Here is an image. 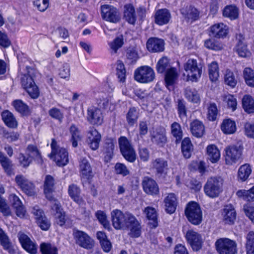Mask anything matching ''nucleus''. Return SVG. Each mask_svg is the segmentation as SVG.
Returning <instances> with one entry per match:
<instances>
[{"instance_id":"f257e3e1","label":"nucleus","mask_w":254,"mask_h":254,"mask_svg":"<svg viewBox=\"0 0 254 254\" xmlns=\"http://www.w3.org/2000/svg\"><path fill=\"white\" fill-rule=\"evenodd\" d=\"M26 73L21 77L22 86L32 98L36 99L39 97L40 93L34 82V78L38 72L33 68L26 67Z\"/></svg>"},{"instance_id":"f03ea898","label":"nucleus","mask_w":254,"mask_h":254,"mask_svg":"<svg viewBox=\"0 0 254 254\" xmlns=\"http://www.w3.org/2000/svg\"><path fill=\"white\" fill-rule=\"evenodd\" d=\"M51 147L52 152L49 157L54 159L59 166L66 165L69 161L67 150L64 148H60L55 139H52Z\"/></svg>"},{"instance_id":"7ed1b4c3","label":"nucleus","mask_w":254,"mask_h":254,"mask_svg":"<svg viewBox=\"0 0 254 254\" xmlns=\"http://www.w3.org/2000/svg\"><path fill=\"white\" fill-rule=\"evenodd\" d=\"M223 180L220 178L211 177L204 186L205 194L210 198L217 197L222 191Z\"/></svg>"},{"instance_id":"20e7f679","label":"nucleus","mask_w":254,"mask_h":254,"mask_svg":"<svg viewBox=\"0 0 254 254\" xmlns=\"http://www.w3.org/2000/svg\"><path fill=\"white\" fill-rule=\"evenodd\" d=\"M185 214L188 220L193 225H198L202 221V213L199 205L195 202H189Z\"/></svg>"},{"instance_id":"39448f33","label":"nucleus","mask_w":254,"mask_h":254,"mask_svg":"<svg viewBox=\"0 0 254 254\" xmlns=\"http://www.w3.org/2000/svg\"><path fill=\"white\" fill-rule=\"evenodd\" d=\"M215 246L219 254H236L237 252L236 242L228 238L218 239Z\"/></svg>"},{"instance_id":"423d86ee","label":"nucleus","mask_w":254,"mask_h":254,"mask_svg":"<svg viewBox=\"0 0 254 254\" xmlns=\"http://www.w3.org/2000/svg\"><path fill=\"white\" fill-rule=\"evenodd\" d=\"M121 154L127 161L133 163L136 159V153L131 143L125 136H121L118 140Z\"/></svg>"},{"instance_id":"0eeeda50","label":"nucleus","mask_w":254,"mask_h":254,"mask_svg":"<svg viewBox=\"0 0 254 254\" xmlns=\"http://www.w3.org/2000/svg\"><path fill=\"white\" fill-rule=\"evenodd\" d=\"M184 69L187 73V80L197 82L202 74L201 67L198 66L196 60L189 59L184 65Z\"/></svg>"},{"instance_id":"6e6552de","label":"nucleus","mask_w":254,"mask_h":254,"mask_svg":"<svg viewBox=\"0 0 254 254\" xmlns=\"http://www.w3.org/2000/svg\"><path fill=\"white\" fill-rule=\"evenodd\" d=\"M134 78L139 83H148L154 80L155 73L151 67L148 66H142L135 70Z\"/></svg>"},{"instance_id":"1a4fd4ad","label":"nucleus","mask_w":254,"mask_h":254,"mask_svg":"<svg viewBox=\"0 0 254 254\" xmlns=\"http://www.w3.org/2000/svg\"><path fill=\"white\" fill-rule=\"evenodd\" d=\"M111 216L114 227L116 229H121L127 226L129 219L128 217L134 216L130 213L124 214L121 210L115 209L111 212Z\"/></svg>"},{"instance_id":"9d476101","label":"nucleus","mask_w":254,"mask_h":254,"mask_svg":"<svg viewBox=\"0 0 254 254\" xmlns=\"http://www.w3.org/2000/svg\"><path fill=\"white\" fill-rule=\"evenodd\" d=\"M242 149L236 146H229L225 149V161L227 165H232L241 159Z\"/></svg>"},{"instance_id":"9b49d317","label":"nucleus","mask_w":254,"mask_h":254,"mask_svg":"<svg viewBox=\"0 0 254 254\" xmlns=\"http://www.w3.org/2000/svg\"><path fill=\"white\" fill-rule=\"evenodd\" d=\"M101 16L106 21L117 23L120 20V12L114 6L104 4L101 6Z\"/></svg>"},{"instance_id":"f8f14e48","label":"nucleus","mask_w":254,"mask_h":254,"mask_svg":"<svg viewBox=\"0 0 254 254\" xmlns=\"http://www.w3.org/2000/svg\"><path fill=\"white\" fill-rule=\"evenodd\" d=\"M73 235L76 243L80 247L86 249H91L93 247L94 241L85 232L75 230Z\"/></svg>"},{"instance_id":"ddd939ff","label":"nucleus","mask_w":254,"mask_h":254,"mask_svg":"<svg viewBox=\"0 0 254 254\" xmlns=\"http://www.w3.org/2000/svg\"><path fill=\"white\" fill-rule=\"evenodd\" d=\"M18 240L22 248L30 254H36L38 246L37 244L23 233L18 234Z\"/></svg>"},{"instance_id":"4468645a","label":"nucleus","mask_w":254,"mask_h":254,"mask_svg":"<svg viewBox=\"0 0 254 254\" xmlns=\"http://www.w3.org/2000/svg\"><path fill=\"white\" fill-rule=\"evenodd\" d=\"M52 203V210L55 211L54 214L55 222L59 226H63L66 220L65 213L57 200L54 199Z\"/></svg>"},{"instance_id":"2eb2a0df","label":"nucleus","mask_w":254,"mask_h":254,"mask_svg":"<svg viewBox=\"0 0 254 254\" xmlns=\"http://www.w3.org/2000/svg\"><path fill=\"white\" fill-rule=\"evenodd\" d=\"M236 215L235 208L232 204L225 205L221 210L222 221L225 224H233L236 219Z\"/></svg>"},{"instance_id":"dca6fc26","label":"nucleus","mask_w":254,"mask_h":254,"mask_svg":"<svg viewBox=\"0 0 254 254\" xmlns=\"http://www.w3.org/2000/svg\"><path fill=\"white\" fill-rule=\"evenodd\" d=\"M15 182L17 185L28 195L32 196L35 193V187L33 183L21 175H17Z\"/></svg>"},{"instance_id":"f3484780","label":"nucleus","mask_w":254,"mask_h":254,"mask_svg":"<svg viewBox=\"0 0 254 254\" xmlns=\"http://www.w3.org/2000/svg\"><path fill=\"white\" fill-rule=\"evenodd\" d=\"M186 238L194 251L199 250L202 245V240L201 236L196 232L192 230H188L186 234Z\"/></svg>"},{"instance_id":"a211bd4d","label":"nucleus","mask_w":254,"mask_h":254,"mask_svg":"<svg viewBox=\"0 0 254 254\" xmlns=\"http://www.w3.org/2000/svg\"><path fill=\"white\" fill-rule=\"evenodd\" d=\"M101 135L95 128H91L87 133V142L89 147L93 150L99 148Z\"/></svg>"},{"instance_id":"6ab92c4d","label":"nucleus","mask_w":254,"mask_h":254,"mask_svg":"<svg viewBox=\"0 0 254 254\" xmlns=\"http://www.w3.org/2000/svg\"><path fill=\"white\" fill-rule=\"evenodd\" d=\"M87 120L93 125H101L103 121L102 113L100 109L92 107L87 111Z\"/></svg>"},{"instance_id":"aec40b11","label":"nucleus","mask_w":254,"mask_h":254,"mask_svg":"<svg viewBox=\"0 0 254 254\" xmlns=\"http://www.w3.org/2000/svg\"><path fill=\"white\" fill-rule=\"evenodd\" d=\"M142 185L144 191L150 195L157 194L159 192V188L156 182L148 177L143 178Z\"/></svg>"},{"instance_id":"412c9836","label":"nucleus","mask_w":254,"mask_h":254,"mask_svg":"<svg viewBox=\"0 0 254 254\" xmlns=\"http://www.w3.org/2000/svg\"><path fill=\"white\" fill-rule=\"evenodd\" d=\"M164 41L161 39L151 37L147 41L146 47L151 52H161L164 50Z\"/></svg>"},{"instance_id":"4be33fe9","label":"nucleus","mask_w":254,"mask_h":254,"mask_svg":"<svg viewBox=\"0 0 254 254\" xmlns=\"http://www.w3.org/2000/svg\"><path fill=\"white\" fill-rule=\"evenodd\" d=\"M151 139L152 142L160 146H163L167 142L165 129L163 127L156 128L151 133Z\"/></svg>"},{"instance_id":"5701e85b","label":"nucleus","mask_w":254,"mask_h":254,"mask_svg":"<svg viewBox=\"0 0 254 254\" xmlns=\"http://www.w3.org/2000/svg\"><path fill=\"white\" fill-rule=\"evenodd\" d=\"M209 29L210 35L218 38L225 37L228 31L227 26L222 23L215 24Z\"/></svg>"},{"instance_id":"b1692460","label":"nucleus","mask_w":254,"mask_h":254,"mask_svg":"<svg viewBox=\"0 0 254 254\" xmlns=\"http://www.w3.org/2000/svg\"><path fill=\"white\" fill-rule=\"evenodd\" d=\"M129 223L126 228L129 230V235L133 238H138L141 234V226L134 216L128 217Z\"/></svg>"},{"instance_id":"393cba45","label":"nucleus","mask_w":254,"mask_h":254,"mask_svg":"<svg viewBox=\"0 0 254 254\" xmlns=\"http://www.w3.org/2000/svg\"><path fill=\"white\" fill-rule=\"evenodd\" d=\"M171 15L169 11L166 8L156 11L155 14V22L159 25L167 24L171 19Z\"/></svg>"},{"instance_id":"a878e982","label":"nucleus","mask_w":254,"mask_h":254,"mask_svg":"<svg viewBox=\"0 0 254 254\" xmlns=\"http://www.w3.org/2000/svg\"><path fill=\"white\" fill-rule=\"evenodd\" d=\"M79 172L83 179H89L92 177L91 165L85 158H81L79 160Z\"/></svg>"},{"instance_id":"bb28decb","label":"nucleus","mask_w":254,"mask_h":254,"mask_svg":"<svg viewBox=\"0 0 254 254\" xmlns=\"http://www.w3.org/2000/svg\"><path fill=\"white\" fill-rule=\"evenodd\" d=\"M178 75L177 70L175 67H171L167 69L165 75V81L166 86L169 90L173 89V85L177 79Z\"/></svg>"},{"instance_id":"cd10ccee","label":"nucleus","mask_w":254,"mask_h":254,"mask_svg":"<svg viewBox=\"0 0 254 254\" xmlns=\"http://www.w3.org/2000/svg\"><path fill=\"white\" fill-rule=\"evenodd\" d=\"M124 17L128 23L132 25L135 23L136 15L135 8L132 4L128 3L124 5Z\"/></svg>"},{"instance_id":"c85d7f7f","label":"nucleus","mask_w":254,"mask_h":254,"mask_svg":"<svg viewBox=\"0 0 254 254\" xmlns=\"http://www.w3.org/2000/svg\"><path fill=\"white\" fill-rule=\"evenodd\" d=\"M164 203L167 212L170 214L173 213L178 204L176 194L173 193H169L164 199Z\"/></svg>"},{"instance_id":"c756f323","label":"nucleus","mask_w":254,"mask_h":254,"mask_svg":"<svg viewBox=\"0 0 254 254\" xmlns=\"http://www.w3.org/2000/svg\"><path fill=\"white\" fill-rule=\"evenodd\" d=\"M181 12L188 22L195 20L199 16L198 10L191 6L182 8Z\"/></svg>"},{"instance_id":"7c9ffc66","label":"nucleus","mask_w":254,"mask_h":254,"mask_svg":"<svg viewBox=\"0 0 254 254\" xmlns=\"http://www.w3.org/2000/svg\"><path fill=\"white\" fill-rule=\"evenodd\" d=\"M54 185V178L51 176H47L44 183V192L47 198L51 202L53 201L55 199L52 195Z\"/></svg>"},{"instance_id":"2f4dec72","label":"nucleus","mask_w":254,"mask_h":254,"mask_svg":"<svg viewBox=\"0 0 254 254\" xmlns=\"http://www.w3.org/2000/svg\"><path fill=\"white\" fill-rule=\"evenodd\" d=\"M206 154L208 159L213 163L218 162L220 158V152L214 144H210L207 146Z\"/></svg>"},{"instance_id":"473e14b6","label":"nucleus","mask_w":254,"mask_h":254,"mask_svg":"<svg viewBox=\"0 0 254 254\" xmlns=\"http://www.w3.org/2000/svg\"><path fill=\"white\" fill-rule=\"evenodd\" d=\"M236 129L235 121L230 119L224 120L221 125V129L225 134H233L236 132Z\"/></svg>"},{"instance_id":"72a5a7b5","label":"nucleus","mask_w":254,"mask_h":254,"mask_svg":"<svg viewBox=\"0 0 254 254\" xmlns=\"http://www.w3.org/2000/svg\"><path fill=\"white\" fill-rule=\"evenodd\" d=\"M244 38L239 39L235 50L238 55L242 58L249 57L251 55V52L247 48L246 44L244 42Z\"/></svg>"},{"instance_id":"f704fd0d","label":"nucleus","mask_w":254,"mask_h":254,"mask_svg":"<svg viewBox=\"0 0 254 254\" xmlns=\"http://www.w3.org/2000/svg\"><path fill=\"white\" fill-rule=\"evenodd\" d=\"M68 191L69 196L75 202L80 205L84 203L83 200L80 195V190L76 185L73 184L70 185Z\"/></svg>"},{"instance_id":"c9c22d12","label":"nucleus","mask_w":254,"mask_h":254,"mask_svg":"<svg viewBox=\"0 0 254 254\" xmlns=\"http://www.w3.org/2000/svg\"><path fill=\"white\" fill-rule=\"evenodd\" d=\"M2 119L5 125L10 128H16L17 122L13 114L8 111H4L1 114Z\"/></svg>"},{"instance_id":"e433bc0d","label":"nucleus","mask_w":254,"mask_h":254,"mask_svg":"<svg viewBox=\"0 0 254 254\" xmlns=\"http://www.w3.org/2000/svg\"><path fill=\"white\" fill-rule=\"evenodd\" d=\"M147 218L149 220V224L152 228L158 226L157 212L155 208L152 207H147L144 210Z\"/></svg>"},{"instance_id":"4c0bfd02","label":"nucleus","mask_w":254,"mask_h":254,"mask_svg":"<svg viewBox=\"0 0 254 254\" xmlns=\"http://www.w3.org/2000/svg\"><path fill=\"white\" fill-rule=\"evenodd\" d=\"M0 163L5 173L9 176L14 175L11 161L0 152Z\"/></svg>"},{"instance_id":"58836bf2","label":"nucleus","mask_w":254,"mask_h":254,"mask_svg":"<svg viewBox=\"0 0 254 254\" xmlns=\"http://www.w3.org/2000/svg\"><path fill=\"white\" fill-rule=\"evenodd\" d=\"M124 44V39L123 35L117 36L112 41L109 42L108 45L112 54H117L118 50Z\"/></svg>"},{"instance_id":"ea45409f","label":"nucleus","mask_w":254,"mask_h":254,"mask_svg":"<svg viewBox=\"0 0 254 254\" xmlns=\"http://www.w3.org/2000/svg\"><path fill=\"white\" fill-rule=\"evenodd\" d=\"M191 132L196 137H201L204 132V127L202 123L198 121H193L190 125Z\"/></svg>"},{"instance_id":"a19ab883","label":"nucleus","mask_w":254,"mask_h":254,"mask_svg":"<svg viewBox=\"0 0 254 254\" xmlns=\"http://www.w3.org/2000/svg\"><path fill=\"white\" fill-rule=\"evenodd\" d=\"M26 154L32 159H34L38 163L42 162L41 154L36 146L29 145L26 150Z\"/></svg>"},{"instance_id":"79ce46f5","label":"nucleus","mask_w":254,"mask_h":254,"mask_svg":"<svg viewBox=\"0 0 254 254\" xmlns=\"http://www.w3.org/2000/svg\"><path fill=\"white\" fill-rule=\"evenodd\" d=\"M208 75L210 80L216 81L219 76V66L216 62L213 61L208 65Z\"/></svg>"},{"instance_id":"37998d69","label":"nucleus","mask_w":254,"mask_h":254,"mask_svg":"<svg viewBox=\"0 0 254 254\" xmlns=\"http://www.w3.org/2000/svg\"><path fill=\"white\" fill-rule=\"evenodd\" d=\"M185 95L190 102L198 103L200 102V96L195 89L188 87L185 89Z\"/></svg>"},{"instance_id":"c03bdc74","label":"nucleus","mask_w":254,"mask_h":254,"mask_svg":"<svg viewBox=\"0 0 254 254\" xmlns=\"http://www.w3.org/2000/svg\"><path fill=\"white\" fill-rule=\"evenodd\" d=\"M237 196L247 201H254V186L249 190H240L237 191Z\"/></svg>"},{"instance_id":"a18cd8bd","label":"nucleus","mask_w":254,"mask_h":254,"mask_svg":"<svg viewBox=\"0 0 254 254\" xmlns=\"http://www.w3.org/2000/svg\"><path fill=\"white\" fill-rule=\"evenodd\" d=\"M152 165L154 169L159 174L165 172L168 168L167 162L162 158H157L152 162Z\"/></svg>"},{"instance_id":"49530a36","label":"nucleus","mask_w":254,"mask_h":254,"mask_svg":"<svg viewBox=\"0 0 254 254\" xmlns=\"http://www.w3.org/2000/svg\"><path fill=\"white\" fill-rule=\"evenodd\" d=\"M252 173L251 166L245 164L242 165L238 170V177L241 181L244 182L248 179Z\"/></svg>"},{"instance_id":"de8ad7c7","label":"nucleus","mask_w":254,"mask_h":254,"mask_svg":"<svg viewBox=\"0 0 254 254\" xmlns=\"http://www.w3.org/2000/svg\"><path fill=\"white\" fill-rule=\"evenodd\" d=\"M192 150L193 146L190 138L185 137L182 142V151L185 157L189 158L190 157Z\"/></svg>"},{"instance_id":"09e8293b","label":"nucleus","mask_w":254,"mask_h":254,"mask_svg":"<svg viewBox=\"0 0 254 254\" xmlns=\"http://www.w3.org/2000/svg\"><path fill=\"white\" fill-rule=\"evenodd\" d=\"M222 99L224 103L232 111L236 109L237 102L234 95L230 94H224L222 96Z\"/></svg>"},{"instance_id":"8fccbe9b","label":"nucleus","mask_w":254,"mask_h":254,"mask_svg":"<svg viewBox=\"0 0 254 254\" xmlns=\"http://www.w3.org/2000/svg\"><path fill=\"white\" fill-rule=\"evenodd\" d=\"M242 104L246 112L249 114L254 112V100L251 96L245 95L242 100Z\"/></svg>"},{"instance_id":"3c124183","label":"nucleus","mask_w":254,"mask_h":254,"mask_svg":"<svg viewBox=\"0 0 254 254\" xmlns=\"http://www.w3.org/2000/svg\"><path fill=\"white\" fill-rule=\"evenodd\" d=\"M223 14L232 20L235 19L238 17V9L235 5H227L223 10Z\"/></svg>"},{"instance_id":"603ef678","label":"nucleus","mask_w":254,"mask_h":254,"mask_svg":"<svg viewBox=\"0 0 254 254\" xmlns=\"http://www.w3.org/2000/svg\"><path fill=\"white\" fill-rule=\"evenodd\" d=\"M224 74V82L227 85L234 88L237 83V80L232 71L229 69L225 70Z\"/></svg>"},{"instance_id":"864d4df0","label":"nucleus","mask_w":254,"mask_h":254,"mask_svg":"<svg viewBox=\"0 0 254 254\" xmlns=\"http://www.w3.org/2000/svg\"><path fill=\"white\" fill-rule=\"evenodd\" d=\"M40 249L42 254H58L57 248L50 243H41Z\"/></svg>"},{"instance_id":"5fc2aeb1","label":"nucleus","mask_w":254,"mask_h":254,"mask_svg":"<svg viewBox=\"0 0 254 254\" xmlns=\"http://www.w3.org/2000/svg\"><path fill=\"white\" fill-rule=\"evenodd\" d=\"M243 76L246 83L250 87H254V70L246 67L243 71Z\"/></svg>"},{"instance_id":"6e6d98bb","label":"nucleus","mask_w":254,"mask_h":254,"mask_svg":"<svg viewBox=\"0 0 254 254\" xmlns=\"http://www.w3.org/2000/svg\"><path fill=\"white\" fill-rule=\"evenodd\" d=\"M204 47L214 51H219L223 49V44L214 39H207L204 41Z\"/></svg>"},{"instance_id":"4d7b16f0","label":"nucleus","mask_w":254,"mask_h":254,"mask_svg":"<svg viewBox=\"0 0 254 254\" xmlns=\"http://www.w3.org/2000/svg\"><path fill=\"white\" fill-rule=\"evenodd\" d=\"M246 248L247 254H254V232H249L246 236Z\"/></svg>"},{"instance_id":"13d9d810","label":"nucleus","mask_w":254,"mask_h":254,"mask_svg":"<svg viewBox=\"0 0 254 254\" xmlns=\"http://www.w3.org/2000/svg\"><path fill=\"white\" fill-rule=\"evenodd\" d=\"M70 133L71 135L72 146L76 147L77 146L78 141L81 139L80 131L74 125H72L70 127Z\"/></svg>"},{"instance_id":"bf43d9fd","label":"nucleus","mask_w":254,"mask_h":254,"mask_svg":"<svg viewBox=\"0 0 254 254\" xmlns=\"http://www.w3.org/2000/svg\"><path fill=\"white\" fill-rule=\"evenodd\" d=\"M171 134L176 139V141H180L183 137V131L181 125L174 122L171 126Z\"/></svg>"},{"instance_id":"052dcab7","label":"nucleus","mask_w":254,"mask_h":254,"mask_svg":"<svg viewBox=\"0 0 254 254\" xmlns=\"http://www.w3.org/2000/svg\"><path fill=\"white\" fill-rule=\"evenodd\" d=\"M169 64V60L166 57H162L158 62L156 64V69L159 73H163L167 69L171 68Z\"/></svg>"},{"instance_id":"680f3d73","label":"nucleus","mask_w":254,"mask_h":254,"mask_svg":"<svg viewBox=\"0 0 254 254\" xmlns=\"http://www.w3.org/2000/svg\"><path fill=\"white\" fill-rule=\"evenodd\" d=\"M0 243L4 250L10 252L11 244L8 237L1 228H0Z\"/></svg>"},{"instance_id":"e2e57ef3","label":"nucleus","mask_w":254,"mask_h":254,"mask_svg":"<svg viewBox=\"0 0 254 254\" xmlns=\"http://www.w3.org/2000/svg\"><path fill=\"white\" fill-rule=\"evenodd\" d=\"M95 215L100 223L105 229L108 230L110 229V223L107 220V216L104 211L98 210L96 212Z\"/></svg>"},{"instance_id":"0e129e2a","label":"nucleus","mask_w":254,"mask_h":254,"mask_svg":"<svg viewBox=\"0 0 254 254\" xmlns=\"http://www.w3.org/2000/svg\"><path fill=\"white\" fill-rule=\"evenodd\" d=\"M49 116L61 123L64 119V114L61 110L57 108L53 107L48 112Z\"/></svg>"},{"instance_id":"69168bd1","label":"nucleus","mask_w":254,"mask_h":254,"mask_svg":"<svg viewBox=\"0 0 254 254\" xmlns=\"http://www.w3.org/2000/svg\"><path fill=\"white\" fill-rule=\"evenodd\" d=\"M15 110L20 113L25 115L28 112V107L21 100H15L13 102Z\"/></svg>"},{"instance_id":"338daca9","label":"nucleus","mask_w":254,"mask_h":254,"mask_svg":"<svg viewBox=\"0 0 254 254\" xmlns=\"http://www.w3.org/2000/svg\"><path fill=\"white\" fill-rule=\"evenodd\" d=\"M137 118V112L136 109L135 108H130L127 115V120L128 124L133 126L136 123Z\"/></svg>"},{"instance_id":"774afa93","label":"nucleus","mask_w":254,"mask_h":254,"mask_svg":"<svg viewBox=\"0 0 254 254\" xmlns=\"http://www.w3.org/2000/svg\"><path fill=\"white\" fill-rule=\"evenodd\" d=\"M218 110L215 103H210L207 111V118L209 121H214L216 119Z\"/></svg>"}]
</instances>
